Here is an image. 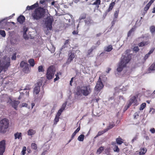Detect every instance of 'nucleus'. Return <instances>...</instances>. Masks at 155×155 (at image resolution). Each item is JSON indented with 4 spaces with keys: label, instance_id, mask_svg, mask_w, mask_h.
<instances>
[{
    "label": "nucleus",
    "instance_id": "obj_1",
    "mask_svg": "<svg viewBox=\"0 0 155 155\" xmlns=\"http://www.w3.org/2000/svg\"><path fill=\"white\" fill-rule=\"evenodd\" d=\"M92 89L90 85H86L81 87H78L76 94L78 96L82 95L87 96L90 94L92 92Z\"/></svg>",
    "mask_w": 155,
    "mask_h": 155
},
{
    "label": "nucleus",
    "instance_id": "obj_2",
    "mask_svg": "<svg viewBox=\"0 0 155 155\" xmlns=\"http://www.w3.org/2000/svg\"><path fill=\"white\" fill-rule=\"evenodd\" d=\"M45 13V9L43 7H38L36 8L31 14V16L34 20H38L43 18Z\"/></svg>",
    "mask_w": 155,
    "mask_h": 155
},
{
    "label": "nucleus",
    "instance_id": "obj_3",
    "mask_svg": "<svg viewBox=\"0 0 155 155\" xmlns=\"http://www.w3.org/2000/svg\"><path fill=\"white\" fill-rule=\"evenodd\" d=\"M131 58V56L129 55L127 56H124L119 64L117 71L118 72H121L123 68L126 66L127 64L130 61Z\"/></svg>",
    "mask_w": 155,
    "mask_h": 155
},
{
    "label": "nucleus",
    "instance_id": "obj_4",
    "mask_svg": "<svg viewBox=\"0 0 155 155\" xmlns=\"http://www.w3.org/2000/svg\"><path fill=\"white\" fill-rule=\"evenodd\" d=\"M9 121L6 118H5L0 120V133H5L8 127Z\"/></svg>",
    "mask_w": 155,
    "mask_h": 155
},
{
    "label": "nucleus",
    "instance_id": "obj_5",
    "mask_svg": "<svg viewBox=\"0 0 155 155\" xmlns=\"http://www.w3.org/2000/svg\"><path fill=\"white\" fill-rule=\"evenodd\" d=\"M0 64L4 68V69L7 70L8 68L10 66V58L7 56H4L0 61Z\"/></svg>",
    "mask_w": 155,
    "mask_h": 155
},
{
    "label": "nucleus",
    "instance_id": "obj_6",
    "mask_svg": "<svg viewBox=\"0 0 155 155\" xmlns=\"http://www.w3.org/2000/svg\"><path fill=\"white\" fill-rule=\"evenodd\" d=\"M20 67L22 68V71L25 73H28L30 72L31 67H29L28 63L25 61H22L20 63Z\"/></svg>",
    "mask_w": 155,
    "mask_h": 155
},
{
    "label": "nucleus",
    "instance_id": "obj_7",
    "mask_svg": "<svg viewBox=\"0 0 155 155\" xmlns=\"http://www.w3.org/2000/svg\"><path fill=\"white\" fill-rule=\"evenodd\" d=\"M55 68L53 66H51L47 69L46 74L47 78L48 79H52L54 76Z\"/></svg>",
    "mask_w": 155,
    "mask_h": 155
},
{
    "label": "nucleus",
    "instance_id": "obj_8",
    "mask_svg": "<svg viewBox=\"0 0 155 155\" xmlns=\"http://www.w3.org/2000/svg\"><path fill=\"white\" fill-rule=\"evenodd\" d=\"M139 94H138L136 95L135 96H134L132 97L129 101V103L128 104V107H129L132 104H134V105H137L138 104V103L137 100Z\"/></svg>",
    "mask_w": 155,
    "mask_h": 155
},
{
    "label": "nucleus",
    "instance_id": "obj_9",
    "mask_svg": "<svg viewBox=\"0 0 155 155\" xmlns=\"http://www.w3.org/2000/svg\"><path fill=\"white\" fill-rule=\"evenodd\" d=\"M42 82L41 81H38L35 84V86L33 90V94L35 96L38 94L40 91V87L42 85Z\"/></svg>",
    "mask_w": 155,
    "mask_h": 155
},
{
    "label": "nucleus",
    "instance_id": "obj_10",
    "mask_svg": "<svg viewBox=\"0 0 155 155\" xmlns=\"http://www.w3.org/2000/svg\"><path fill=\"white\" fill-rule=\"evenodd\" d=\"M6 146V140H3L0 142V155H3L5 152Z\"/></svg>",
    "mask_w": 155,
    "mask_h": 155
},
{
    "label": "nucleus",
    "instance_id": "obj_11",
    "mask_svg": "<svg viewBox=\"0 0 155 155\" xmlns=\"http://www.w3.org/2000/svg\"><path fill=\"white\" fill-rule=\"evenodd\" d=\"M53 21V20L50 18H48L47 19V20L46 22V25L48 28V30H51L52 29V25Z\"/></svg>",
    "mask_w": 155,
    "mask_h": 155
},
{
    "label": "nucleus",
    "instance_id": "obj_12",
    "mask_svg": "<svg viewBox=\"0 0 155 155\" xmlns=\"http://www.w3.org/2000/svg\"><path fill=\"white\" fill-rule=\"evenodd\" d=\"M68 58L67 60V63H70L73 60L75 57V55L74 53L72 51H70L68 52Z\"/></svg>",
    "mask_w": 155,
    "mask_h": 155
},
{
    "label": "nucleus",
    "instance_id": "obj_13",
    "mask_svg": "<svg viewBox=\"0 0 155 155\" xmlns=\"http://www.w3.org/2000/svg\"><path fill=\"white\" fill-rule=\"evenodd\" d=\"M103 87L104 85L101 81V78L99 77L95 88L97 89V91H98L101 89L103 88Z\"/></svg>",
    "mask_w": 155,
    "mask_h": 155
},
{
    "label": "nucleus",
    "instance_id": "obj_14",
    "mask_svg": "<svg viewBox=\"0 0 155 155\" xmlns=\"http://www.w3.org/2000/svg\"><path fill=\"white\" fill-rule=\"evenodd\" d=\"M116 1V0L114 2L112 1L110 4L108 8L105 12V16L109 12L112 10L114 6L115 5Z\"/></svg>",
    "mask_w": 155,
    "mask_h": 155
},
{
    "label": "nucleus",
    "instance_id": "obj_15",
    "mask_svg": "<svg viewBox=\"0 0 155 155\" xmlns=\"http://www.w3.org/2000/svg\"><path fill=\"white\" fill-rule=\"evenodd\" d=\"M10 103L11 104L12 107H14L15 109L17 110L18 105L20 103L18 101L12 100L10 99Z\"/></svg>",
    "mask_w": 155,
    "mask_h": 155
},
{
    "label": "nucleus",
    "instance_id": "obj_16",
    "mask_svg": "<svg viewBox=\"0 0 155 155\" xmlns=\"http://www.w3.org/2000/svg\"><path fill=\"white\" fill-rule=\"evenodd\" d=\"M38 6V2H37L36 3H35L33 5H31V6H29L28 5L26 8V10H33L36 8V7H37Z\"/></svg>",
    "mask_w": 155,
    "mask_h": 155
},
{
    "label": "nucleus",
    "instance_id": "obj_17",
    "mask_svg": "<svg viewBox=\"0 0 155 155\" xmlns=\"http://www.w3.org/2000/svg\"><path fill=\"white\" fill-rule=\"evenodd\" d=\"M96 48L95 46H92L87 51V56L88 57H91V55L92 54L93 51L96 49Z\"/></svg>",
    "mask_w": 155,
    "mask_h": 155
},
{
    "label": "nucleus",
    "instance_id": "obj_18",
    "mask_svg": "<svg viewBox=\"0 0 155 155\" xmlns=\"http://www.w3.org/2000/svg\"><path fill=\"white\" fill-rule=\"evenodd\" d=\"M150 42L149 41H143L138 43V45L139 47H142L148 45L150 44Z\"/></svg>",
    "mask_w": 155,
    "mask_h": 155
},
{
    "label": "nucleus",
    "instance_id": "obj_19",
    "mask_svg": "<svg viewBox=\"0 0 155 155\" xmlns=\"http://www.w3.org/2000/svg\"><path fill=\"white\" fill-rule=\"evenodd\" d=\"M17 20L20 24H22L25 20V18L23 15H20L18 18Z\"/></svg>",
    "mask_w": 155,
    "mask_h": 155
},
{
    "label": "nucleus",
    "instance_id": "obj_20",
    "mask_svg": "<svg viewBox=\"0 0 155 155\" xmlns=\"http://www.w3.org/2000/svg\"><path fill=\"white\" fill-rule=\"evenodd\" d=\"M111 144L113 146V149L114 152H119L120 149L116 145V143L115 142H112Z\"/></svg>",
    "mask_w": 155,
    "mask_h": 155
},
{
    "label": "nucleus",
    "instance_id": "obj_21",
    "mask_svg": "<svg viewBox=\"0 0 155 155\" xmlns=\"http://www.w3.org/2000/svg\"><path fill=\"white\" fill-rule=\"evenodd\" d=\"M147 149L146 148H141L140 149L139 155H144L146 153Z\"/></svg>",
    "mask_w": 155,
    "mask_h": 155
},
{
    "label": "nucleus",
    "instance_id": "obj_22",
    "mask_svg": "<svg viewBox=\"0 0 155 155\" xmlns=\"http://www.w3.org/2000/svg\"><path fill=\"white\" fill-rule=\"evenodd\" d=\"M116 141L117 144L120 145L123 143L124 140L119 136L118 138L116 139Z\"/></svg>",
    "mask_w": 155,
    "mask_h": 155
},
{
    "label": "nucleus",
    "instance_id": "obj_23",
    "mask_svg": "<svg viewBox=\"0 0 155 155\" xmlns=\"http://www.w3.org/2000/svg\"><path fill=\"white\" fill-rule=\"evenodd\" d=\"M47 0H40V5H42V6H43L42 7H43L44 8H45V9L46 7H47V3H46V1Z\"/></svg>",
    "mask_w": 155,
    "mask_h": 155
},
{
    "label": "nucleus",
    "instance_id": "obj_24",
    "mask_svg": "<svg viewBox=\"0 0 155 155\" xmlns=\"http://www.w3.org/2000/svg\"><path fill=\"white\" fill-rule=\"evenodd\" d=\"M85 22L87 25H90L92 23V21L90 17L87 18L85 20Z\"/></svg>",
    "mask_w": 155,
    "mask_h": 155
},
{
    "label": "nucleus",
    "instance_id": "obj_25",
    "mask_svg": "<svg viewBox=\"0 0 155 155\" xmlns=\"http://www.w3.org/2000/svg\"><path fill=\"white\" fill-rule=\"evenodd\" d=\"M113 49L112 46L111 45H109L105 47L104 50L107 52H110Z\"/></svg>",
    "mask_w": 155,
    "mask_h": 155
},
{
    "label": "nucleus",
    "instance_id": "obj_26",
    "mask_svg": "<svg viewBox=\"0 0 155 155\" xmlns=\"http://www.w3.org/2000/svg\"><path fill=\"white\" fill-rule=\"evenodd\" d=\"M36 133L35 130L32 129H30L28 131V134L29 136H32Z\"/></svg>",
    "mask_w": 155,
    "mask_h": 155
},
{
    "label": "nucleus",
    "instance_id": "obj_27",
    "mask_svg": "<svg viewBox=\"0 0 155 155\" xmlns=\"http://www.w3.org/2000/svg\"><path fill=\"white\" fill-rule=\"evenodd\" d=\"M101 0H95V1L92 4L93 5H95L97 8H98L99 5L101 4Z\"/></svg>",
    "mask_w": 155,
    "mask_h": 155
},
{
    "label": "nucleus",
    "instance_id": "obj_28",
    "mask_svg": "<svg viewBox=\"0 0 155 155\" xmlns=\"http://www.w3.org/2000/svg\"><path fill=\"white\" fill-rule=\"evenodd\" d=\"M28 62L30 64V66L32 67H34L35 65V62L33 59L31 58L29 59Z\"/></svg>",
    "mask_w": 155,
    "mask_h": 155
},
{
    "label": "nucleus",
    "instance_id": "obj_29",
    "mask_svg": "<svg viewBox=\"0 0 155 155\" xmlns=\"http://www.w3.org/2000/svg\"><path fill=\"white\" fill-rule=\"evenodd\" d=\"M135 28L133 27L127 33V37L130 36L132 33H133L135 31Z\"/></svg>",
    "mask_w": 155,
    "mask_h": 155
},
{
    "label": "nucleus",
    "instance_id": "obj_30",
    "mask_svg": "<svg viewBox=\"0 0 155 155\" xmlns=\"http://www.w3.org/2000/svg\"><path fill=\"white\" fill-rule=\"evenodd\" d=\"M15 139L18 138L19 139L21 137L22 134L21 133L17 132L14 134Z\"/></svg>",
    "mask_w": 155,
    "mask_h": 155
},
{
    "label": "nucleus",
    "instance_id": "obj_31",
    "mask_svg": "<svg viewBox=\"0 0 155 155\" xmlns=\"http://www.w3.org/2000/svg\"><path fill=\"white\" fill-rule=\"evenodd\" d=\"M84 134H81L79 136L78 138V140L80 141H83L84 140Z\"/></svg>",
    "mask_w": 155,
    "mask_h": 155
},
{
    "label": "nucleus",
    "instance_id": "obj_32",
    "mask_svg": "<svg viewBox=\"0 0 155 155\" xmlns=\"http://www.w3.org/2000/svg\"><path fill=\"white\" fill-rule=\"evenodd\" d=\"M59 117H58V116L56 115L54 120V124L56 125L57 124V123L59 121Z\"/></svg>",
    "mask_w": 155,
    "mask_h": 155
},
{
    "label": "nucleus",
    "instance_id": "obj_33",
    "mask_svg": "<svg viewBox=\"0 0 155 155\" xmlns=\"http://www.w3.org/2000/svg\"><path fill=\"white\" fill-rule=\"evenodd\" d=\"M151 5V4L149 2L144 7V11L147 12L150 8Z\"/></svg>",
    "mask_w": 155,
    "mask_h": 155
},
{
    "label": "nucleus",
    "instance_id": "obj_34",
    "mask_svg": "<svg viewBox=\"0 0 155 155\" xmlns=\"http://www.w3.org/2000/svg\"><path fill=\"white\" fill-rule=\"evenodd\" d=\"M104 148L103 147H101L97 150V153L98 154H100L104 150Z\"/></svg>",
    "mask_w": 155,
    "mask_h": 155
},
{
    "label": "nucleus",
    "instance_id": "obj_35",
    "mask_svg": "<svg viewBox=\"0 0 155 155\" xmlns=\"http://www.w3.org/2000/svg\"><path fill=\"white\" fill-rule=\"evenodd\" d=\"M149 69L151 71L155 70V62L153 63L149 68Z\"/></svg>",
    "mask_w": 155,
    "mask_h": 155
},
{
    "label": "nucleus",
    "instance_id": "obj_36",
    "mask_svg": "<svg viewBox=\"0 0 155 155\" xmlns=\"http://www.w3.org/2000/svg\"><path fill=\"white\" fill-rule=\"evenodd\" d=\"M146 103H143L141 104L139 110H143L146 107Z\"/></svg>",
    "mask_w": 155,
    "mask_h": 155
},
{
    "label": "nucleus",
    "instance_id": "obj_37",
    "mask_svg": "<svg viewBox=\"0 0 155 155\" xmlns=\"http://www.w3.org/2000/svg\"><path fill=\"white\" fill-rule=\"evenodd\" d=\"M86 13H83L81 15L79 18L80 20L84 19L86 18Z\"/></svg>",
    "mask_w": 155,
    "mask_h": 155
},
{
    "label": "nucleus",
    "instance_id": "obj_38",
    "mask_svg": "<svg viewBox=\"0 0 155 155\" xmlns=\"http://www.w3.org/2000/svg\"><path fill=\"white\" fill-rule=\"evenodd\" d=\"M31 147L32 149L34 150H36L37 148V145L34 143H32L31 144Z\"/></svg>",
    "mask_w": 155,
    "mask_h": 155
},
{
    "label": "nucleus",
    "instance_id": "obj_39",
    "mask_svg": "<svg viewBox=\"0 0 155 155\" xmlns=\"http://www.w3.org/2000/svg\"><path fill=\"white\" fill-rule=\"evenodd\" d=\"M107 131V130H106V129H104V131H101L98 132L97 136H98L101 135L104 133L106 132Z\"/></svg>",
    "mask_w": 155,
    "mask_h": 155
},
{
    "label": "nucleus",
    "instance_id": "obj_40",
    "mask_svg": "<svg viewBox=\"0 0 155 155\" xmlns=\"http://www.w3.org/2000/svg\"><path fill=\"white\" fill-rule=\"evenodd\" d=\"M38 71L39 72H43L45 71L42 65H41L38 66Z\"/></svg>",
    "mask_w": 155,
    "mask_h": 155
},
{
    "label": "nucleus",
    "instance_id": "obj_41",
    "mask_svg": "<svg viewBox=\"0 0 155 155\" xmlns=\"http://www.w3.org/2000/svg\"><path fill=\"white\" fill-rule=\"evenodd\" d=\"M150 31L153 34L155 32V27L154 26H152L150 28Z\"/></svg>",
    "mask_w": 155,
    "mask_h": 155
},
{
    "label": "nucleus",
    "instance_id": "obj_42",
    "mask_svg": "<svg viewBox=\"0 0 155 155\" xmlns=\"http://www.w3.org/2000/svg\"><path fill=\"white\" fill-rule=\"evenodd\" d=\"M0 35L3 37H5L6 36L5 31L4 30H0Z\"/></svg>",
    "mask_w": 155,
    "mask_h": 155
},
{
    "label": "nucleus",
    "instance_id": "obj_43",
    "mask_svg": "<svg viewBox=\"0 0 155 155\" xmlns=\"http://www.w3.org/2000/svg\"><path fill=\"white\" fill-rule=\"evenodd\" d=\"M119 12V9H117L115 12L114 13V17L115 18H117Z\"/></svg>",
    "mask_w": 155,
    "mask_h": 155
},
{
    "label": "nucleus",
    "instance_id": "obj_44",
    "mask_svg": "<svg viewBox=\"0 0 155 155\" xmlns=\"http://www.w3.org/2000/svg\"><path fill=\"white\" fill-rule=\"evenodd\" d=\"M26 148L25 147H23L22 149V150L21 152V155H25L26 153Z\"/></svg>",
    "mask_w": 155,
    "mask_h": 155
},
{
    "label": "nucleus",
    "instance_id": "obj_45",
    "mask_svg": "<svg viewBox=\"0 0 155 155\" xmlns=\"http://www.w3.org/2000/svg\"><path fill=\"white\" fill-rule=\"evenodd\" d=\"M133 51L136 53L139 50V47L138 46H135L134 47L133 49Z\"/></svg>",
    "mask_w": 155,
    "mask_h": 155
},
{
    "label": "nucleus",
    "instance_id": "obj_46",
    "mask_svg": "<svg viewBox=\"0 0 155 155\" xmlns=\"http://www.w3.org/2000/svg\"><path fill=\"white\" fill-rule=\"evenodd\" d=\"M66 103H65L63 104L62 105L61 108L60 109L62 110L63 111L65 109V108L66 106Z\"/></svg>",
    "mask_w": 155,
    "mask_h": 155
},
{
    "label": "nucleus",
    "instance_id": "obj_47",
    "mask_svg": "<svg viewBox=\"0 0 155 155\" xmlns=\"http://www.w3.org/2000/svg\"><path fill=\"white\" fill-rule=\"evenodd\" d=\"M63 111L62 110L60 109L56 115L58 116V117H60Z\"/></svg>",
    "mask_w": 155,
    "mask_h": 155
},
{
    "label": "nucleus",
    "instance_id": "obj_48",
    "mask_svg": "<svg viewBox=\"0 0 155 155\" xmlns=\"http://www.w3.org/2000/svg\"><path fill=\"white\" fill-rule=\"evenodd\" d=\"M114 125H115L114 124H110L107 127V129H106V130H107L108 131L109 129L112 128L113 127H114Z\"/></svg>",
    "mask_w": 155,
    "mask_h": 155
},
{
    "label": "nucleus",
    "instance_id": "obj_49",
    "mask_svg": "<svg viewBox=\"0 0 155 155\" xmlns=\"http://www.w3.org/2000/svg\"><path fill=\"white\" fill-rule=\"evenodd\" d=\"M16 53H14V54H13L11 58L12 59V60H16Z\"/></svg>",
    "mask_w": 155,
    "mask_h": 155
},
{
    "label": "nucleus",
    "instance_id": "obj_50",
    "mask_svg": "<svg viewBox=\"0 0 155 155\" xmlns=\"http://www.w3.org/2000/svg\"><path fill=\"white\" fill-rule=\"evenodd\" d=\"M4 71L5 72L7 70L6 69H4L3 67L1 65H0V73H1L2 71Z\"/></svg>",
    "mask_w": 155,
    "mask_h": 155
},
{
    "label": "nucleus",
    "instance_id": "obj_51",
    "mask_svg": "<svg viewBox=\"0 0 155 155\" xmlns=\"http://www.w3.org/2000/svg\"><path fill=\"white\" fill-rule=\"evenodd\" d=\"M154 50V48H152L149 51L148 53L150 55L151 54H152L153 51Z\"/></svg>",
    "mask_w": 155,
    "mask_h": 155
},
{
    "label": "nucleus",
    "instance_id": "obj_52",
    "mask_svg": "<svg viewBox=\"0 0 155 155\" xmlns=\"http://www.w3.org/2000/svg\"><path fill=\"white\" fill-rule=\"evenodd\" d=\"M58 73H57V74H56V75H55L56 78H55L54 79V82L58 80L59 79V78L58 76Z\"/></svg>",
    "mask_w": 155,
    "mask_h": 155
},
{
    "label": "nucleus",
    "instance_id": "obj_53",
    "mask_svg": "<svg viewBox=\"0 0 155 155\" xmlns=\"http://www.w3.org/2000/svg\"><path fill=\"white\" fill-rule=\"evenodd\" d=\"M139 117V115L138 114H137V113H134V119H137L138 117Z\"/></svg>",
    "mask_w": 155,
    "mask_h": 155
},
{
    "label": "nucleus",
    "instance_id": "obj_54",
    "mask_svg": "<svg viewBox=\"0 0 155 155\" xmlns=\"http://www.w3.org/2000/svg\"><path fill=\"white\" fill-rule=\"evenodd\" d=\"M150 55L148 53L146 54L144 56V60H147L150 56Z\"/></svg>",
    "mask_w": 155,
    "mask_h": 155
},
{
    "label": "nucleus",
    "instance_id": "obj_55",
    "mask_svg": "<svg viewBox=\"0 0 155 155\" xmlns=\"http://www.w3.org/2000/svg\"><path fill=\"white\" fill-rule=\"evenodd\" d=\"M150 131L152 134H154L155 133V129L154 128H151L150 130Z\"/></svg>",
    "mask_w": 155,
    "mask_h": 155
},
{
    "label": "nucleus",
    "instance_id": "obj_56",
    "mask_svg": "<svg viewBox=\"0 0 155 155\" xmlns=\"http://www.w3.org/2000/svg\"><path fill=\"white\" fill-rule=\"evenodd\" d=\"M137 136H136L133 138V139L131 140V142H132V143H133L134 141L137 140Z\"/></svg>",
    "mask_w": 155,
    "mask_h": 155
},
{
    "label": "nucleus",
    "instance_id": "obj_57",
    "mask_svg": "<svg viewBox=\"0 0 155 155\" xmlns=\"http://www.w3.org/2000/svg\"><path fill=\"white\" fill-rule=\"evenodd\" d=\"M80 126L79 127H78V128L74 132L77 134L79 131V130H80Z\"/></svg>",
    "mask_w": 155,
    "mask_h": 155
},
{
    "label": "nucleus",
    "instance_id": "obj_58",
    "mask_svg": "<svg viewBox=\"0 0 155 155\" xmlns=\"http://www.w3.org/2000/svg\"><path fill=\"white\" fill-rule=\"evenodd\" d=\"M76 133L74 132L71 135V140H72L74 138V137L75 136Z\"/></svg>",
    "mask_w": 155,
    "mask_h": 155
},
{
    "label": "nucleus",
    "instance_id": "obj_59",
    "mask_svg": "<svg viewBox=\"0 0 155 155\" xmlns=\"http://www.w3.org/2000/svg\"><path fill=\"white\" fill-rule=\"evenodd\" d=\"M23 36L24 37V38L25 39H28V38L27 37V35L26 34V31H25V32H24Z\"/></svg>",
    "mask_w": 155,
    "mask_h": 155
},
{
    "label": "nucleus",
    "instance_id": "obj_60",
    "mask_svg": "<svg viewBox=\"0 0 155 155\" xmlns=\"http://www.w3.org/2000/svg\"><path fill=\"white\" fill-rule=\"evenodd\" d=\"M78 30L74 31L72 32V33L73 35H77L78 34Z\"/></svg>",
    "mask_w": 155,
    "mask_h": 155
},
{
    "label": "nucleus",
    "instance_id": "obj_61",
    "mask_svg": "<svg viewBox=\"0 0 155 155\" xmlns=\"http://www.w3.org/2000/svg\"><path fill=\"white\" fill-rule=\"evenodd\" d=\"M70 41V39H67L65 41L64 44L65 45L68 44L69 43V41Z\"/></svg>",
    "mask_w": 155,
    "mask_h": 155
},
{
    "label": "nucleus",
    "instance_id": "obj_62",
    "mask_svg": "<svg viewBox=\"0 0 155 155\" xmlns=\"http://www.w3.org/2000/svg\"><path fill=\"white\" fill-rule=\"evenodd\" d=\"M74 78L73 77L71 79V80L70 81V85L71 86H72V83L73 82V79Z\"/></svg>",
    "mask_w": 155,
    "mask_h": 155
},
{
    "label": "nucleus",
    "instance_id": "obj_63",
    "mask_svg": "<svg viewBox=\"0 0 155 155\" xmlns=\"http://www.w3.org/2000/svg\"><path fill=\"white\" fill-rule=\"evenodd\" d=\"M145 37V36L142 35L141 37H139L137 38V39L139 40L141 38H144Z\"/></svg>",
    "mask_w": 155,
    "mask_h": 155
},
{
    "label": "nucleus",
    "instance_id": "obj_64",
    "mask_svg": "<svg viewBox=\"0 0 155 155\" xmlns=\"http://www.w3.org/2000/svg\"><path fill=\"white\" fill-rule=\"evenodd\" d=\"M73 2L75 3H77L80 1V0H73Z\"/></svg>",
    "mask_w": 155,
    "mask_h": 155
}]
</instances>
